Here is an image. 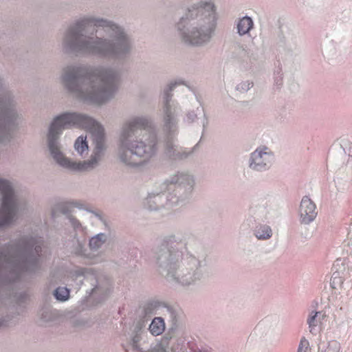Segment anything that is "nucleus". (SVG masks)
<instances>
[{
	"label": "nucleus",
	"mask_w": 352,
	"mask_h": 352,
	"mask_svg": "<svg viewBox=\"0 0 352 352\" xmlns=\"http://www.w3.org/2000/svg\"><path fill=\"white\" fill-rule=\"evenodd\" d=\"M274 85L279 89L283 85V74L280 70L275 73Z\"/></svg>",
	"instance_id": "obj_36"
},
{
	"label": "nucleus",
	"mask_w": 352,
	"mask_h": 352,
	"mask_svg": "<svg viewBox=\"0 0 352 352\" xmlns=\"http://www.w3.org/2000/svg\"><path fill=\"white\" fill-rule=\"evenodd\" d=\"M192 104L194 109H188L185 112L182 118V122L186 125H191L195 123L197 120L199 119V116L203 113L204 118L201 120V124L202 133H204L208 124V117L204 113V108L202 107L201 102L198 100L197 97L195 98Z\"/></svg>",
	"instance_id": "obj_15"
},
{
	"label": "nucleus",
	"mask_w": 352,
	"mask_h": 352,
	"mask_svg": "<svg viewBox=\"0 0 352 352\" xmlns=\"http://www.w3.org/2000/svg\"><path fill=\"white\" fill-rule=\"evenodd\" d=\"M65 89L77 99L101 105L116 94L121 79L120 71L106 65H69L60 76Z\"/></svg>",
	"instance_id": "obj_4"
},
{
	"label": "nucleus",
	"mask_w": 352,
	"mask_h": 352,
	"mask_svg": "<svg viewBox=\"0 0 352 352\" xmlns=\"http://www.w3.org/2000/svg\"><path fill=\"white\" fill-rule=\"evenodd\" d=\"M167 190L151 192L145 199L144 206L150 210H170L188 199L192 193L194 176L186 172H178L167 180Z\"/></svg>",
	"instance_id": "obj_8"
},
{
	"label": "nucleus",
	"mask_w": 352,
	"mask_h": 352,
	"mask_svg": "<svg viewBox=\"0 0 352 352\" xmlns=\"http://www.w3.org/2000/svg\"><path fill=\"white\" fill-rule=\"evenodd\" d=\"M326 317V314L322 311H311L307 319V323L309 325V332L313 335H316V327Z\"/></svg>",
	"instance_id": "obj_24"
},
{
	"label": "nucleus",
	"mask_w": 352,
	"mask_h": 352,
	"mask_svg": "<svg viewBox=\"0 0 352 352\" xmlns=\"http://www.w3.org/2000/svg\"><path fill=\"white\" fill-rule=\"evenodd\" d=\"M89 212H91L96 217H97L104 225L106 228H107L108 230H109V227L108 226L107 221L106 219L103 217L102 212L100 211H96L90 209H85Z\"/></svg>",
	"instance_id": "obj_35"
},
{
	"label": "nucleus",
	"mask_w": 352,
	"mask_h": 352,
	"mask_svg": "<svg viewBox=\"0 0 352 352\" xmlns=\"http://www.w3.org/2000/svg\"><path fill=\"white\" fill-rule=\"evenodd\" d=\"M74 279L83 277L93 287L91 294L98 296L100 300L104 299L111 292V281L104 275L98 273L92 268L78 267L72 272Z\"/></svg>",
	"instance_id": "obj_12"
},
{
	"label": "nucleus",
	"mask_w": 352,
	"mask_h": 352,
	"mask_svg": "<svg viewBox=\"0 0 352 352\" xmlns=\"http://www.w3.org/2000/svg\"><path fill=\"white\" fill-rule=\"evenodd\" d=\"M274 161V153L266 146H260L250 154L248 167L256 172L269 170Z\"/></svg>",
	"instance_id": "obj_14"
},
{
	"label": "nucleus",
	"mask_w": 352,
	"mask_h": 352,
	"mask_svg": "<svg viewBox=\"0 0 352 352\" xmlns=\"http://www.w3.org/2000/svg\"><path fill=\"white\" fill-rule=\"evenodd\" d=\"M300 222L308 225L316 219L318 212L315 203L307 196H304L299 206Z\"/></svg>",
	"instance_id": "obj_16"
},
{
	"label": "nucleus",
	"mask_w": 352,
	"mask_h": 352,
	"mask_svg": "<svg viewBox=\"0 0 352 352\" xmlns=\"http://www.w3.org/2000/svg\"><path fill=\"white\" fill-rule=\"evenodd\" d=\"M72 252L76 256L89 258L91 257V253L87 248V239L85 234L79 235L76 233L72 245Z\"/></svg>",
	"instance_id": "obj_21"
},
{
	"label": "nucleus",
	"mask_w": 352,
	"mask_h": 352,
	"mask_svg": "<svg viewBox=\"0 0 352 352\" xmlns=\"http://www.w3.org/2000/svg\"><path fill=\"white\" fill-rule=\"evenodd\" d=\"M234 28L239 36H249L251 31L254 28V23L252 17L246 15L235 20Z\"/></svg>",
	"instance_id": "obj_22"
},
{
	"label": "nucleus",
	"mask_w": 352,
	"mask_h": 352,
	"mask_svg": "<svg viewBox=\"0 0 352 352\" xmlns=\"http://www.w3.org/2000/svg\"><path fill=\"white\" fill-rule=\"evenodd\" d=\"M147 116H137L129 119L122 126L118 144V158L131 168L143 166L154 157L159 150V140L155 132L146 133L152 126Z\"/></svg>",
	"instance_id": "obj_5"
},
{
	"label": "nucleus",
	"mask_w": 352,
	"mask_h": 352,
	"mask_svg": "<svg viewBox=\"0 0 352 352\" xmlns=\"http://www.w3.org/2000/svg\"><path fill=\"white\" fill-rule=\"evenodd\" d=\"M40 316L43 322H48L54 320L56 315L54 314V311L49 308H43L41 311Z\"/></svg>",
	"instance_id": "obj_32"
},
{
	"label": "nucleus",
	"mask_w": 352,
	"mask_h": 352,
	"mask_svg": "<svg viewBox=\"0 0 352 352\" xmlns=\"http://www.w3.org/2000/svg\"><path fill=\"white\" fill-rule=\"evenodd\" d=\"M253 85L254 83L252 81H241L236 85L235 89L241 94H245L248 92L253 87Z\"/></svg>",
	"instance_id": "obj_33"
},
{
	"label": "nucleus",
	"mask_w": 352,
	"mask_h": 352,
	"mask_svg": "<svg viewBox=\"0 0 352 352\" xmlns=\"http://www.w3.org/2000/svg\"><path fill=\"white\" fill-rule=\"evenodd\" d=\"M339 345L336 342L329 343L327 348L320 352H339Z\"/></svg>",
	"instance_id": "obj_37"
},
{
	"label": "nucleus",
	"mask_w": 352,
	"mask_h": 352,
	"mask_svg": "<svg viewBox=\"0 0 352 352\" xmlns=\"http://www.w3.org/2000/svg\"><path fill=\"white\" fill-rule=\"evenodd\" d=\"M182 82H174L167 85L162 93V122L164 135V154L171 161H182L189 157L194 152L192 148L182 147L175 142L179 133V114L180 107L173 100V91Z\"/></svg>",
	"instance_id": "obj_7"
},
{
	"label": "nucleus",
	"mask_w": 352,
	"mask_h": 352,
	"mask_svg": "<svg viewBox=\"0 0 352 352\" xmlns=\"http://www.w3.org/2000/svg\"><path fill=\"white\" fill-rule=\"evenodd\" d=\"M70 291L65 287H58L53 292L55 298L60 302H65L69 298Z\"/></svg>",
	"instance_id": "obj_30"
},
{
	"label": "nucleus",
	"mask_w": 352,
	"mask_h": 352,
	"mask_svg": "<svg viewBox=\"0 0 352 352\" xmlns=\"http://www.w3.org/2000/svg\"><path fill=\"white\" fill-rule=\"evenodd\" d=\"M309 342L305 338L300 340L297 352H308Z\"/></svg>",
	"instance_id": "obj_38"
},
{
	"label": "nucleus",
	"mask_w": 352,
	"mask_h": 352,
	"mask_svg": "<svg viewBox=\"0 0 352 352\" xmlns=\"http://www.w3.org/2000/svg\"><path fill=\"white\" fill-rule=\"evenodd\" d=\"M46 142L53 160L74 172L96 168L107 148L102 126L92 117L78 112H65L54 117Z\"/></svg>",
	"instance_id": "obj_1"
},
{
	"label": "nucleus",
	"mask_w": 352,
	"mask_h": 352,
	"mask_svg": "<svg viewBox=\"0 0 352 352\" xmlns=\"http://www.w3.org/2000/svg\"><path fill=\"white\" fill-rule=\"evenodd\" d=\"M74 149L81 157H85L88 153V144L86 140V137L82 135L79 136L74 142Z\"/></svg>",
	"instance_id": "obj_29"
},
{
	"label": "nucleus",
	"mask_w": 352,
	"mask_h": 352,
	"mask_svg": "<svg viewBox=\"0 0 352 352\" xmlns=\"http://www.w3.org/2000/svg\"><path fill=\"white\" fill-rule=\"evenodd\" d=\"M277 324V318L269 316L259 322L256 326V330L261 336L270 338L274 335Z\"/></svg>",
	"instance_id": "obj_20"
},
{
	"label": "nucleus",
	"mask_w": 352,
	"mask_h": 352,
	"mask_svg": "<svg viewBox=\"0 0 352 352\" xmlns=\"http://www.w3.org/2000/svg\"><path fill=\"white\" fill-rule=\"evenodd\" d=\"M174 341L170 346L171 352H189L188 343L186 342L182 334L173 338Z\"/></svg>",
	"instance_id": "obj_28"
},
{
	"label": "nucleus",
	"mask_w": 352,
	"mask_h": 352,
	"mask_svg": "<svg viewBox=\"0 0 352 352\" xmlns=\"http://www.w3.org/2000/svg\"><path fill=\"white\" fill-rule=\"evenodd\" d=\"M331 286L333 289H338L339 287H341L342 285L343 284V279L340 276V273L338 272H336L333 274L331 282H330Z\"/></svg>",
	"instance_id": "obj_34"
},
{
	"label": "nucleus",
	"mask_w": 352,
	"mask_h": 352,
	"mask_svg": "<svg viewBox=\"0 0 352 352\" xmlns=\"http://www.w3.org/2000/svg\"><path fill=\"white\" fill-rule=\"evenodd\" d=\"M72 204L73 210H74V208H78L79 209H85V210L86 209L85 208L83 207V205L78 201H72Z\"/></svg>",
	"instance_id": "obj_39"
},
{
	"label": "nucleus",
	"mask_w": 352,
	"mask_h": 352,
	"mask_svg": "<svg viewBox=\"0 0 352 352\" xmlns=\"http://www.w3.org/2000/svg\"><path fill=\"white\" fill-rule=\"evenodd\" d=\"M19 209V200L12 183L0 177V228L11 224Z\"/></svg>",
	"instance_id": "obj_11"
},
{
	"label": "nucleus",
	"mask_w": 352,
	"mask_h": 352,
	"mask_svg": "<svg viewBox=\"0 0 352 352\" xmlns=\"http://www.w3.org/2000/svg\"><path fill=\"white\" fill-rule=\"evenodd\" d=\"M169 305L164 301L157 299L149 300L140 308V315L143 317L140 320H145L147 323V320L144 318L155 314L160 309L166 308L167 309Z\"/></svg>",
	"instance_id": "obj_19"
},
{
	"label": "nucleus",
	"mask_w": 352,
	"mask_h": 352,
	"mask_svg": "<svg viewBox=\"0 0 352 352\" xmlns=\"http://www.w3.org/2000/svg\"><path fill=\"white\" fill-rule=\"evenodd\" d=\"M68 220L76 232H80L81 234H84L86 232V228L83 227L78 219L74 216H69Z\"/></svg>",
	"instance_id": "obj_31"
},
{
	"label": "nucleus",
	"mask_w": 352,
	"mask_h": 352,
	"mask_svg": "<svg viewBox=\"0 0 352 352\" xmlns=\"http://www.w3.org/2000/svg\"><path fill=\"white\" fill-rule=\"evenodd\" d=\"M272 206L271 198L267 195H261L254 197L248 210L246 221L249 226L257 222H264L268 219Z\"/></svg>",
	"instance_id": "obj_13"
},
{
	"label": "nucleus",
	"mask_w": 352,
	"mask_h": 352,
	"mask_svg": "<svg viewBox=\"0 0 352 352\" xmlns=\"http://www.w3.org/2000/svg\"><path fill=\"white\" fill-rule=\"evenodd\" d=\"M109 236L106 233H98L89 240V247L92 251H98L109 240Z\"/></svg>",
	"instance_id": "obj_25"
},
{
	"label": "nucleus",
	"mask_w": 352,
	"mask_h": 352,
	"mask_svg": "<svg viewBox=\"0 0 352 352\" xmlns=\"http://www.w3.org/2000/svg\"><path fill=\"white\" fill-rule=\"evenodd\" d=\"M62 47L66 54L124 60L133 51V41L119 23L103 17L85 15L66 30Z\"/></svg>",
	"instance_id": "obj_2"
},
{
	"label": "nucleus",
	"mask_w": 352,
	"mask_h": 352,
	"mask_svg": "<svg viewBox=\"0 0 352 352\" xmlns=\"http://www.w3.org/2000/svg\"><path fill=\"white\" fill-rule=\"evenodd\" d=\"M154 258L157 270L173 286L190 289L204 278L206 250L190 233L165 236L157 247Z\"/></svg>",
	"instance_id": "obj_3"
},
{
	"label": "nucleus",
	"mask_w": 352,
	"mask_h": 352,
	"mask_svg": "<svg viewBox=\"0 0 352 352\" xmlns=\"http://www.w3.org/2000/svg\"><path fill=\"white\" fill-rule=\"evenodd\" d=\"M217 25L213 2L200 1L188 9L176 24L179 41L188 47H201L212 40Z\"/></svg>",
	"instance_id": "obj_6"
},
{
	"label": "nucleus",
	"mask_w": 352,
	"mask_h": 352,
	"mask_svg": "<svg viewBox=\"0 0 352 352\" xmlns=\"http://www.w3.org/2000/svg\"><path fill=\"white\" fill-rule=\"evenodd\" d=\"M73 212L72 201H65L57 204L52 210V217L56 218L59 213H61L67 216L68 219L69 216H73L72 214Z\"/></svg>",
	"instance_id": "obj_26"
},
{
	"label": "nucleus",
	"mask_w": 352,
	"mask_h": 352,
	"mask_svg": "<svg viewBox=\"0 0 352 352\" xmlns=\"http://www.w3.org/2000/svg\"><path fill=\"white\" fill-rule=\"evenodd\" d=\"M276 44L280 48L292 52L297 47V37L288 28H281L277 34Z\"/></svg>",
	"instance_id": "obj_17"
},
{
	"label": "nucleus",
	"mask_w": 352,
	"mask_h": 352,
	"mask_svg": "<svg viewBox=\"0 0 352 352\" xmlns=\"http://www.w3.org/2000/svg\"><path fill=\"white\" fill-rule=\"evenodd\" d=\"M16 104L13 93L0 76V142L8 138L10 126L17 118Z\"/></svg>",
	"instance_id": "obj_10"
},
{
	"label": "nucleus",
	"mask_w": 352,
	"mask_h": 352,
	"mask_svg": "<svg viewBox=\"0 0 352 352\" xmlns=\"http://www.w3.org/2000/svg\"><path fill=\"white\" fill-rule=\"evenodd\" d=\"M165 329L166 324L164 318L162 317H155L147 329L152 336H157L162 334Z\"/></svg>",
	"instance_id": "obj_27"
},
{
	"label": "nucleus",
	"mask_w": 352,
	"mask_h": 352,
	"mask_svg": "<svg viewBox=\"0 0 352 352\" xmlns=\"http://www.w3.org/2000/svg\"><path fill=\"white\" fill-rule=\"evenodd\" d=\"M167 311L169 314V327L167 332L164 336V342L170 341L172 338L182 334L181 331V319L177 311L170 305L167 309Z\"/></svg>",
	"instance_id": "obj_18"
},
{
	"label": "nucleus",
	"mask_w": 352,
	"mask_h": 352,
	"mask_svg": "<svg viewBox=\"0 0 352 352\" xmlns=\"http://www.w3.org/2000/svg\"><path fill=\"white\" fill-rule=\"evenodd\" d=\"M126 342L122 346L126 352H168L167 346L170 341L164 342V336L160 343L151 346L148 350L144 351L140 347V342H148V335L146 331L145 320H138L130 327L129 331L125 334Z\"/></svg>",
	"instance_id": "obj_9"
},
{
	"label": "nucleus",
	"mask_w": 352,
	"mask_h": 352,
	"mask_svg": "<svg viewBox=\"0 0 352 352\" xmlns=\"http://www.w3.org/2000/svg\"><path fill=\"white\" fill-rule=\"evenodd\" d=\"M253 229L254 236L260 241H266L272 236V230L271 227L267 224L257 222Z\"/></svg>",
	"instance_id": "obj_23"
}]
</instances>
